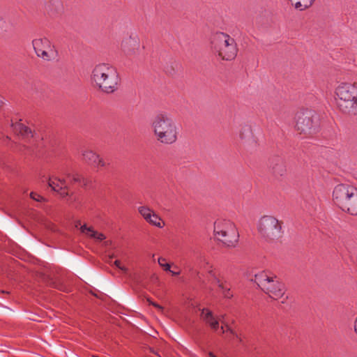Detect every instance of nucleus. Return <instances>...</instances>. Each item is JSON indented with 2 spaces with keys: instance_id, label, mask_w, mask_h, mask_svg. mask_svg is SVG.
<instances>
[{
  "instance_id": "f257e3e1",
  "label": "nucleus",
  "mask_w": 357,
  "mask_h": 357,
  "mask_svg": "<svg viewBox=\"0 0 357 357\" xmlns=\"http://www.w3.org/2000/svg\"><path fill=\"white\" fill-rule=\"evenodd\" d=\"M152 128L157 140L163 144H174L179 134V128L172 116L166 112L156 114L152 122Z\"/></svg>"
},
{
  "instance_id": "f03ea898",
  "label": "nucleus",
  "mask_w": 357,
  "mask_h": 357,
  "mask_svg": "<svg viewBox=\"0 0 357 357\" xmlns=\"http://www.w3.org/2000/svg\"><path fill=\"white\" fill-rule=\"evenodd\" d=\"M91 80L102 91L111 93L117 90L119 77L114 67L99 63L92 70Z\"/></svg>"
},
{
  "instance_id": "7ed1b4c3",
  "label": "nucleus",
  "mask_w": 357,
  "mask_h": 357,
  "mask_svg": "<svg viewBox=\"0 0 357 357\" xmlns=\"http://www.w3.org/2000/svg\"><path fill=\"white\" fill-rule=\"evenodd\" d=\"M337 107L344 113L357 114V86L349 82H341L335 89Z\"/></svg>"
},
{
  "instance_id": "20e7f679",
  "label": "nucleus",
  "mask_w": 357,
  "mask_h": 357,
  "mask_svg": "<svg viewBox=\"0 0 357 357\" xmlns=\"http://www.w3.org/2000/svg\"><path fill=\"white\" fill-rule=\"evenodd\" d=\"M214 237L227 247L235 246L239 238L236 225L229 220L218 219L214 222Z\"/></svg>"
},
{
  "instance_id": "39448f33",
  "label": "nucleus",
  "mask_w": 357,
  "mask_h": 357,
  "mask_svg": "<svg viewBox=\"0 0 357 357\" xmlns=\"http://www.w3.org/2000/svg\"><path fill=\"white\" fill-rule=\"evenodd\" d=\"M212 45L219 56L224 60H233L237 55L238 48L235 40L227 33H215L213 37Z\"/></svg>"
},
{
  "instance_id": "423d86ee",
  "label": "nucleus",
  "mask_w": 357,
  "mask_h": 357,
  "mask_svg": "<svg viewBox=\"0 0 357 357\" xmlns=\"http://www.w3.org/2000/svg\"><path fill=\"white\" fill-rule=\"evenodd\" d=\"M257 231L266 241L279 238L282 234V223L274 216L264 215L257 222Z\"/></svg>"
},
{
  "instance_id": "0eeeda50",
  "label": "nucleus",
  "mask_w": 357,
  "mask_h": 357,
  "mask_svg": "<svg viewBox=\"0 0 357 357\" xmlns=\"http://www.w3.org/2000/svg\"><path fill=\"white\" fill-rule=\"evenodd\" d=\"M255 282L258 286L273 299L282 298L284 287L276 276L268 275L265 273L255 275Z\"/></svg>"
},
{
  "instance_id": "6e6552de",
  "label": "nucleus",
  "mask_w": 357,
  "mask_h": 357,
  "mask_svg": "<svg viewBox=\"0 0 357 357\" xmlns=\"http://www.w3.org/2000/svg\"><path fill=\"white\" fill-rule=\"evenodd\" d=\"M32 45L37 56L43 61H52L57 59L58 51L48 38H36L33 40Z\"/></svg>"
},
{
  "instance_id": "1a4fd4ad",
  "label": "nucleus",
  "mask_w": 357,
  "mask_h": 357,
  "mask_svg": "<svg viewBox=\"0 0 357 357\" xmlns=\"http://www.w3.org/2000/svg\"><path fill=\"white\" fill-rule=\"evenodd\" d=\"M317 119L314 112L304 110L296 114V128L304 133H311L315 126L314 119Z\"/></svg>"
},
{
  "instance_id": "9d476101",
  "label": "nucleus",
  "mask_w": 357,
  "mask_h": 357,
  "mask_svg": "<svg viewBox=\"0 0 357 357\" xmlns=\"http://www.w3.org/2000/svg\"><path fill=\"white\" fill-rule=\"evenodd\" d=\"M356 188L353 185L342 183L336 185L333 192V199L335 204L341 209L356 192Z\"/></svg>"
},
{
  "instance_id": "9b49d317",
  "label": "nucleus",
  "mask_w": 357,
  "mask_h": 357,
  "mask_svg": "<svg viewBox=\"0 0 357 357\" xmlns=\"http://www.w3.org/2000/svg\"><path fill=\"white\" fill-rule=\"evenodd\" d=\"M48 185L54 191L59 193L62 197H65L69 194L66 180L57 176L50 177L48 181Z\"/></svg>"
},
{
  "instance_id": "f8f14e48",
  "label": "nucleus",
  "mask_w": 357,
  "mask_h": 357,
  "mask_svg": "<svg viewBox=\"0 0 357 357\" xmlns=\"http://www.w3.org/2000/svg\"><path fill=\"white\" fill-rule=\"evenodd\" d=\"M82 155L84 161L96 167H104L107 165L100 155L91 149L83 150Z\"/></svg>"
},
{
  "instance_id": "ddd939ff",
  "label": "nucleus",
  "mask_w": 357,
  "mask_h": 357,
  "mask_svg": "<svg viewBox=\"0 0 357 357\" xmlns=\"http://www.w3.org/2000/svg\"><path fill=\"white\" fill-rule=\"evenodd\" d=\"M239 137L245 146L250 148L256 146L257 141L254 137L250 126L244 125L241 127L239 132Z\"/></svg>"
},
{
  "instance_id": "4468645a",
  "label": "nucleus",
  "mask_w": 357,
  "mask_h": 357,
  "mask_svg": "<svg viewBox=\"0 0 357 357\" xmlns=\"http://www.w3.org/2000/svg\"><path fill=\"white\" fill-rule=\"evenodd\" d=\"M122 47L127 54H135L139 48V41L137 36H130L122 42Z\"/></svg>"
},
{
  "instance_id": "2eb2a0df",
  "label": "nucleus",
  "mask_w": 357,
  "mask_h": 357,
  "mask_svg": "<svg viewBox=\"0 0 357 357\" xmlns=\"http://www.w3.org/2000/svg\"><path fill=\"white\" fill-rule=\"evenodd\" d=\"M201 317L207 324L211 326L213 330H218L219 321L217 318L214 317L213 312L207 308L202 309Z\"/></svg>"
},
{
  "instance_id": "dca6fc26",
  "label": "nucleus",
  "mask_w": 357,
  "mask_h": 357,
  "mask_svg": "<svg viewBox=\"0 0 357 357\" xmlns=\"http://www.w3.org/2000/svg\"><path fill=\"white\" fill-rule=\"evenodd\" d=\"M46 9L50 15H58L63 12V2L61 0H50Z\"/></svg>"
},
{
  "instance_id": "f3484780",
  "label": "nucleus",
  "mask_w": 357,
  "mask_h": 357,
  "mask_svg": "<svg viewBox=\"0 0 357 357\" xmlns=\"http://www.w3.org/2000/svg\"><path fill=\"white\" fill-rule=\"evenodd\" d=\"M11 127L13 131L17 135H20L24 138L33 137V134L31 129L25 126L22 123H12Z\"/></svg>"
},
{
  "instance_id": "a211bd4d",
  "label": "nucleus",
  "mask_w": 357,
  "mask_h": 357,
  "mask_svg": "<svg viewBox=\"0 0 357 357\" xmlns=\"http://www.w3.org/2000/svg\"><path fill=\"white\" fill-rule=\"evenodd\" d=\"M342 210L347 211L353 215H357V188L356 192H354V195L346 203V205L343 206Z\"/></svg>"
},
{
  "instance_id": "6ab92c4d",
  "label": "nucleus",
  "mask_w": 357,
  "mask_h": 357,
  "mask_svg": "<svg viewBox=\"0 0 357 357\" xmlns=\"http://www.w3.org/2000/svg\"><path fill=\"white\" fill-rule=\"evenodd\" d=\"M214 282L218 284L225 298H230L233 296L232 293L230 291V286L226 281L214 276Z\"/></svg>"
},
{
  "instance_id": "aec40b11",
  "label": "nucleus",
  "mask_w": 357,
  "mask_h": 357,
  "mask_svg": "<svg viewBox=\"0 0 357 357\" xmlns=\"http://www.w3.org/2000/svg\"><path fill=\"white\" fill-rule=\"evenodd\" d=\"M81 231L82 233H84L91 237L96 238L99 241H102V240L105 239V238L103 234L98 233L97 231H94L93 229V228L88 227L85 225H82L81 227Z\"/></svg>"
},
{
  "instance_id": "412c9836",
  "label": "nucleus",
  "mask_w": 357,
  "mask_h": 357,
  "mask_svg": "<svg viewBox=\"0 0 357 357\" xmlns=\"http://www.w3.org/2000/svg\"><path fill=\"white\" fill-rule=\"evenodd\" d=\"M295 8L304 10L312 6L314 0H289Z\"/></svg>"
},
{
  "instance_id": "4be33fe9",
  "label": "nucleus",
  "mask_w": 357,
  "mask_h": 357,
  "mask_svg": "<svg viewBox=\"0 0 357 357\" xmlns=\"http://www.w3.org/2000/svg\"><path fill=\"white\" fill-rule=\"evenodd\" d=\"M147 222L160 229L162 228L165 226V222L162 221L161 218L155 212L153 213H151V218L149 220H148Z\"/></svg>"
},
{
  "instance_id": "5701e85b",
  "label": "nucleus",
  "mask_w": 357,
  "mask_h": 357,
  "mask_svg": "<svg viewBox=\"0 0 357 357\" xmlns=\"http://www.w3.org/2000/svg\"><path fill=\"white\" fill-rule=\"evenodd\" d=\"M138 212L146 222L151 218V213H154L152 209L146 206H139Z\"/></svg>"
},
{
  "instance_id": "b1692460",
  "label": "nucleus",
  "mask_w": 357,
  "mask_h": 357,
  "mask_svg": "<svg viewBox=\"0 0 357 357\" xmlns=\"http://www.w3.org/2000/svg\"><path fill=\"white\" fill-rule=\"evenodd\" d=\"M8 21L6 17L0 15V31H6L8 28Z\"/></svg>"
},
{
  "instance_id": "393cba45",
  "label": "nucleus",
  "mask_w": 357,
  "mask_h": 357,
  "mask_svg": "<svg viewBox=\"0 0 357 357\" xmlns=\"http://www.w3.org/2000/svg\"><path fill=\"white\" fill-rule=\"evenodd\" d=\"M158 264L165 271H171V266L169 264L166 262V259L165 258H158Z\"/></svg>"
},
{
  "instance_id": "a878e982",
  "label": "nucleus",
  "mask_w": 357,
  "mask_h": 357,
  "mask_svg": "<svg viewBox=\"0 0 357 357\" xmlns=\"http://www.w3.org/2000/svg\"><path fill=\"white\" fill-rule=\"evenodd\" d=\"M63 175H65L67 178H71L72 181L75 183H79L81 181V176L77 174L71 176L70 173L64 172Z\"/></svg>"
},
{
  "instance_id": "bb28decb",
  "label": "nucleus",
  "mask_w": 357,
  "mask_h": 357,
  "mask_svg": "<svg viewBox=\"0 0 357 357\" xmlns=\"http://www.w3.org/2000/svg\"><path fill=\"white\" fill-rule=\"evenodd\" d=\"M114 265L119 268L121 271H122L123 273L128 272V268L123 266H121V262L119 260H116L114 261Z\"/></svg>"
},
{
  "instance_id": "cd10ccee",
  "label": "nucleus",
  "mask_w": 357,
  "mask_h": 357,
  "mask_svg": "<svg viewBox=\"0 0 357 357\" xmlns=\"http://www.w3.org/2000/svg\"><path fill=\"white\" fill-rule=\"evenodd\" d=\"M30 197L31 199L37 201V202H41L43 200V197H41L40 195L36 194V193H34V192H31L30 194Z\"/></svg>"
},
{
  "instance_id": "c85d7f7f",
  "label": "nucleus",
  "mask_w": 357,
  "mask_h": 357,
  "mask_svg": "<svg viewBox=\"0 0 357 357\" xmlns=\"http://www.w3.org/2000/svg\"><path fill=\"white\" fill-rule=\"evenodd\" d=\"M149 303H150L151 305H152L155 306V307L158 308L159 310H162V307L160 305H158V304H157V303H153V302L149 301Z\"/></svg>"
},
{
  "instance_id": "c756f323",
  "label": "nucleus",
  "mask_w": 357,
  "mask_h": 357,
  "mask_svg": "<svg viewBox=\"0 0 357 357\" xmlns=\"http://www.w3.org/2000/svg\"><path fill=\"white\" fill-rule=\"evenodd\" d=\"M169 272H170L173 275H179V273H180V272H178V271L176 272V271H172V270H171V271H169Z\"/></svg>"
},
{
  "instance_id": "7c9ffc66",
  "label": "nucleus",
  "mask_w": 357,
  "mask_h": 357,
  "mask_svg": "<svg viewBox=\"0 0 357 357\" xmlns=\"http://www.w3.org/2000/svg\"><path fill=\"white\" fill-rule=\"evenodd\" d=\"M3 105V98L0 96V107Z\"/></svg>"
},
{
  "instance_id": "2f4dec72",
  "label": "nucleus",
  "mask_w": 357,
  "mask_h": 357,
  "mask_svg": "<svg viewBox=\"0 0 357 357\" xmlns=\"http://www.w3.org/2000/svg\"><path fill=\"white\" fill-rule=\"evenodd\" d=\"M355 331L356 333H357V317H356V321H355Z\"/></svg>"
},
{
  "instance_id": "473e14b6",
  "label": "nucleus",
  "mask_w": 357,
  "mask_h": 357,
  "mask_svg": "<svg viewBox=\"0 0 357 357\" xmlns=\"http://www.w3.org/2000/svg\"><path fill=\"white\" fill-rule=\"evenodd\" d=\"M208 356L209 357H216L212 352L208 353Z\"/></svg>"
},
{
  "instance_id": "72a5a7b5",
  "label": "nucleus",
  "mask_w": 357,
  "mask_h": 357,
  "mask_svg": "<svg viewBox=\"0 0 357 357\" xmlns=\"http://www.w3.org/2000/svg\"><path fill=\"white\" fill-rule=\"evenodd\" d=\"M221 333H225V329H224V326H221Z\"/></svg>"
},
{
  "instance_id": "f704fd0d",
  "label": "nucleus",
  "mask_w": 357,
  "mask_h": 357,
  "mask_svg": "<svg viewBox=\"0 0 357 357\" xmlns=\"http://www.w3.org/2000/svg\"><path fill=\"white\" fill-rule=\"evenodd\" d=\"M224 318H225V316H224V315H221L220 320H221V321H222V323L224 322V321H223Z\"/></svg>"
},
{
  "instance_id": "c9c22d12",
  "label": "nucleus",
  "mask_w": 357,
  "mask_h": 357,
  "mask_svg": "<svg viewBox=\"0 0 357 357\" xmlns=\"http://www.w3.org/2000/svg\"><path fill=\"white\" fill-rule=\"evenodd\" d=\"M283 172H284V169L282 170V172H280V174H282Z\"/></svg>"
}]
</instances>
